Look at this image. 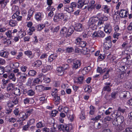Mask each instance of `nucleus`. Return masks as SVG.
I'll use <instances>...</instances> for the list:
<instances>
[{"instance_id": "dca6fc26", "label": "nucleus", "mask_w": 132, "mask_h": 132, "mask_svg": "<svg viewBox=\"0 0 132 132\" xmlns=\"http://www.w3.org/2000/svg\"><path fill=\"white\" fill-rule=\"evenodd\" d=\"M63 7L64 11H65L69 13H71L74 11L73 9H72L69 5H66Z\"/></svg>"}, {"instance_id": "20e7f679", "label": "nucleus", "mask_w": 132, "mask_h": 132, "mask_svg": "<svg viewBox=\"0 0 132 132\" xmlns=\"http://www.w3.org/2000/svg\"><path fill=\"white\" fill-rule=\"evenodd\" d=\"M105 34L103 31L99 30L94 32L92 34V37L93 38L103 37L105 36Z\"/></svg>"}, {"instance_id": "6ab92c4d", "label": "nucleus", "mask_w": 132, "mask_h": 132, "mask_svg": "<svg viewBox=\"0 0 132 132\" xmlns=\"http://www.w3.org/2000/svg\"><path fill=\"white\" fill-rule=\"evenodd\" d=\"M64 69L62 67H59L56 69V73L59 76H61L63 74Z\"/></svg>"}, {"instance_id": "49530a36", "label": "nucleus", "mask_w": 132, "mask_h": 132, "mask_svg": "<svg viewBox=\"0 0 132 132\" xmlns=\"http://www.w3.org/2000/svg\"><path fill=\"white\" fill-rule=\"evenodd\" d=\"M110 71V69H108L106 71V72L105 74L103 77V79H106L108 78L109 77V72Z\"/></svg>"}, {"instance_id": "680f3d73", "label": "nucleus", "mask_w": 132, "mask_h": 132, "mask_svg": "<svg viewBox=\"0 0 132 132\" xmlns=\"http://www.w3.org/2000/svg\"><path fill=\"white\" fill-rule=\"evenodd\" d=\"M91 69V68L90 66H88L87 67L84 68L83 71H85L86 72V73H87Z\"/></svg>"}, {"instance_id": "1a4fd4ad", "label": "nucleus", "mask_w": 132, "mask_h": 132, "mask_svg": "<svg viewBox=\"0 0 132 132\" xmlns=\"http://www.w3.org/2000/svg\"><path fill=\"white\" fill-rule=\"evenodd\" d=\"M112 30V28L110 23L106 24L104 27V31L108 34H109Z\"/></svg>"}, {"instance_id": "72a5a7b5", "label": "nucleus", "mask_w": 132, "mask_h": 132, "mask_svg": "<svg viewBox=\"0 0 132 132\" xmlns=\"http://www.w3.org/2000/svg\"><path fill=\"white\" fill-rule=\"evenodd\" d=\"M113 120V118L111 117V116H108L104 118L103 120L102 121V122H103V121H104L105 122H106L107 121H111L112 120Z\"/></svg>"}, {"instance_id": "3c124183", "label": "nucleus", "mask_w": 132, "mask_h": 132, "mask_svg": "<svg viewBox=\"0 0 132 132\" xmlns=\"http://www.w3.org/2000/svg\"><path fill=\"white\" fill-rule=\"evenodd\" d=\"M35 120L34 119H30L27 122V123L29 126L33 125L35 122Z\"/></svg>"}, {"instance_id": "423d86ee", "label": "nucleus", "mask_w": 132, "mask_h": 132, "mask_svg": "<svg viewBox=\"0 0 132 132\" xmlns=\"http://www.w3.org/2000/svg\"><path fill=\"white\" fill-rule=\"evenodd\" d=\"M64 15L62 13H56L54 16L53 20L54 22H57L60 19L62 20L64 18Z\"/></svg>"}, {"instance_id": "b1692460", "label": "nucleus", "mask_w": 132, "mask_h": 132, "mask_svg": "<svg viewBox=\"0 0 132 132\" xmlns=\"http://www.w3.org/2000/svg\"><path fill=\"white\" fill-rule=\"evenodd\" d=\"M17 23V21L14 19L10 20L9 22V25L12 27H14L16 26Z\"/></svg>"}, {"instance_id": "603ef678", "label": "nucleus", "mask_w": 132, "mask_h": 132, "mask_svg": "<svg viewBox=\"0 0 132 132\" xmlns=\"http://www.w3.org/2000/svg\"><path fill=\"white\" fill-rule=\"evenodd\" d=\"M87 43L86 42L81 41L79 45L81 47H85Z\"/></svg>"}, {"instance_id": "8fccbe9b", "label": "nucleus", "mask_w": 132, "mask_h": 132, "mask_svg": "<svg viewBox=\"0 0 132 132\" xmlns=\"http://www.w3.org/2000/svg\"><path fill=\"white\" fill-rule=\"evenodd\" d=\"M81 114L80 117V118L81 120H84L85 119V111L84 110H82L81 111Z\"/></svg>"}, {"instance_id": "09e8293b", "label": "nucleus", "mask_w": 132, "mask_h": 132, "mask_svg": "<svg viewBox=\"0 0 132 132\" xmlns=\"http://www.w3.org/2000/svg\"><path fill=\"white\" fill-rule=\"evenodd\" d=\"M119 124L120 125L118 127V129L120 130H123L125 127V124L123 123Z\"/></svg>"}, {"instance_id": "f8f14e48", "label": "nucleus", "mask_w": 132, "mask_h": 132, "mask_svg": "<svg viewBox=\"0 0 132 132\" xmlns=\"http://www.w3.org/2000/svg\"><path fill=\"white\" fill-rule=\"evenodd\" d=\"M105 86H104L103 89V91H106L110 92L111 91V87L112 86V85H111L110 82H106L104 84Z\"/></svg>"}, {"instance_id": "aec40b11", "label": "nucleus", "mask_w": 132, "mask_h": 132, "mask_svg": "<svg viewBox=\"0 0 132 132\" xmlns=\"http://www.w3.org/2000/svg\"><path fill=\"white\" fill-rule=\"evenodd\" d=\"M15 88L14 85L11 83L8 84L7 89L8 91L13 92Z\"/></svg>"}, {"instance_id": "0e129e2a", "label": "nucleus", "mask_w": 132, "mask_h": 132, "mask_svg": "<svg viewBox=\"0 0 132 132\" xmlns=\"http://www.w3.org/2000/svg\"><path fill=\"white\" fill-rule=\"evenodd\" d=\"M30 126L29 125L28 123L27 125L23 126L22 127V130H23L26 131L28 130L29 127Z\"/></svg>"}, {"instance_id": "e2e57ef3", "label": "nucleus", "mask_w": 132, "mask_h": 132, "mask_svg": "<svg viewBox=\"0 0 132 132\" xmlns=\"http://www.w3.org/2000/svg\"><path fill=\"white\" fill-rule=\"evenodd\" d=\"M54 100L55 102L59 103V102L60 100V97L59 96L57 95H55L54 97Z\"/></svg>"}, {"instance_id": "2eb2a0df", "label": "nucleus", "mask_w": 132, "mask_h": 132, "mask_svg": "<svg viewBox=\"0 0 132 132\" xmlns=\"http://www.w3.org/2000/svg\"><path fill=\"white\" fill-rule=\"evenodd\" d=\"M128 12L126 10L122 9L120 11L119 14L120 17L122 18L127 17V16Z\"/></svg>"}, {"instance_id": "f257e3e1", "label": "nucleus", "mask_w": 132, "mask_h": 132, "mask_svg": "<svg viewBox=\"0 0 132 132\" xmlns=\"http://www.w3.org/2000/svg\"><path fill=\"white\" fill-rule=\"evenodd\" d=\"M13 71L15 74L17 79L21 81H24L27 79V75L25 73H22L21 72H19L18 69H15Z\"/></svg>"}, {"instance_id": "864d4df0", "label": "nucleus", "mask_w": 132, "mask_h": 132, "mask_svg": "<svg viewBox=\"0 0 132 132\" xmlns=\"http://www.w3.org/2000/svg\"><path fill=\"white\" fill-rule=\"evenodd\" d=\"M82 39L80 37H78L75 40V43L77 45H79Z\"/></svg>"}, {"instance_id": "e433bc0d", "label": "nucleus", "mask_w": 132, "mask_h": 132, "mask_svg": "<svg viewBox=\"0 0 132 132\" xmlns=\"http://www.w3.org/2000/svg\"><path fill=\"white\" fill-rule=\"evenodd\" d=\"M51 66L50 65H47L45 67L42 68V72L45 73L48 70L50 69Z\"/></svg>"}, {"instance_id": "4468645a", "label": "nucleus", "mask_w": 132, "mask_h": 132, "mask_svg": "<svg viewBox=\"0 0 132 132\" xmlns=\"http://www.w3.org/2000/svg\"><path fill=\"white\" fill-rule=\"evenodd\" d=\"M120 96L121 97L123 98H128L130 97V94L129 92L123 91L121 92Z\"/></svg>"}, {"instance_id": "9b49d317", "label": "nucleus", "mask_w": 132, "mask_h": 132, "mask_svg": "<svg viewBox=\"0 0 132 132\" xmlns=\"http://www.w3.org/2000/svg\"><path fill=\"white\" fill-rule=\"evenodd\" d=\"M60 34L62 37H65L67 38L68 37L67 28L65 27H64L62 28L60 31Z\"/></svg>"}, {"instance_id": "de8ad7c7", "label": "nucleus", "mask_w": 132, "mask_h": 132, "mask_svg": "<svg viewBox=\"0 0 132 132\" xmlns=\"http://www.w3.org/2000/svg\"><path fill=\"white\" fill-rule=\"evenodd\" d=\"M45 24H39L37 26V30L38 31H40L43 29L45 27Z\"/></svg>"}, {"instance_id": "a211bd4d", "label": "nucleus", "mask_w": 132, "mask_h": 132, "mask_svg": "<svg viewBox=\"0 0 132 132\" xmlns=\"http://www.w3.org/2000/svg\"><path fill=\"white\" fill-rule=\"evenodd\" d=\"M9 53L7 51H4L3 50H2L0 51V56L5 58H7L8 57Z\"/></svg>"}, {"instance_id": "c756f323", "label": "nucleus", "mask_w": 132, "mask_h": 132, "mask_svg": "<svg viewBox=\"0 0 132 132\" xmlns=\"http://www.w3.org/2000/svg\"><path fill=\"white\" fill-rule=\"evenodd\" d=\"M24 54L28 56L29 57L31 58L34 56H32V53L31 51L30 50H27L24 52Z\"/></svg>"}, {"instance_id": "f3484780", "label": "nucleus", "mask_w": 132, "mask_h": 132, "mask_svg": "<svg viewBox=\"0 0 132 132\" xmlns=\"http://www.w3.org/2000/svg\"><path fill=\"white\" fill-rule=\"evenodd\" d=\"M112 46V43L111 41H106L104 44V47L105 49L108 50Z\"/></svg>"}, {"instance_id": "6e6552de", "label": "nucleus", "mask_w": 132, "mask_h": 132, "mask_svg": "<svg viewBox=\"0 0 132 132\" xmlns=\"http://www.w3.org/2000/svg\"><path fill=\"white\" fill-rule=\"evenodd\" d=\"M84 28L83 25L80 23H77L74 27V29L77 31L81 32Z\"/></svg>"}, {"instance_id": "4be33fe9", "label": "nucleus", "mask_w": 132, "mask_h": 132, "mask_svg": "<svg viewBox=\"0 0 132 132\" xmlns=\"http://www.w3.org/2000/svg\"><path fill=\"white\" fill-rule=\"evenodd\" d=\"M44 87L42 85H39L35 87V89L38 92H42L44 90Z\"/></svg>"}, {"instance_id": "052dcab7", "label": "nucleus", "mask_w": 132, "mask_h": 132, "mask_svg": "<svg viewBox=\"0 0 132 132\" xmlns=\"http://www.w3.org/2000/svg\"><path fill=\"white\" fill-rule=\"evenodd\" d=\"M108 7V6L106 5L103 6L102 7V9L103 10V11L105 13H108L109 12V9Z\"/></svg>"}, {"instance_id": "bf43d9fd", "label": "nucleus", "mask_w": 132, "mask_h": 132, "mask_svg": "<svg viewBox=\"0 0 132 132\" xmlns=\"http://www.w3.org/2000/svg\"><path fill=\"white\" fill-rule=\"evenodd\" d=\"M77 3L75 2H72L70 4L69 6L72 9L76 7L77 6Z\"/></svg>"}, {"instance_id": "5701e85b", "label": "nucleus", "mask_w": 132, "mask_h": 132, "mask_svg": "<svg viewBox=\"0 0 132 132\" xmlns=\"http://www.w3.org/2000/svg\"><path fill=\"white\" fill-rule=\"evenodd\" d=\"M126 75V74L123 72H120L117 73V76L118 79L121 80L124 79Z\"/></svg>"}, {"instance_id": "9d476101", "label": "nucleus", "mask_w": 132, "mask_h": 132, "mask_svg": "<svg viewBox=\"0 0 132 132\" xmlns=\"http://www.w3.org/2000/svg\"><path fill=\"white\" fill-rule=\"evenodd\" d=\"M99 20V19L97 17H92L90 18L88 22V25L96 24Z\"/></svg>"}, {"instance_id": "37998d69", "label": "nucleus", "mask_w": 132, "mask_h": 132, "mask_svg": "<svg viewBox=\"0 0 132 132\" xmlns=\"http://www.w3.org/2000/svg\"><path fill=\"white\" fill-rule=\"evenodd\" d=\"M27 94L30 96H32L35 94V92L32 90L30 89L28 90L27 92Z\"/></svg>"}, {"instance_id": "13d9d810", "label": "nucleus", "mask_w": 132, "mask_h": 132, "mask_svg": "<svg viewBox=\"0 0 132 132\" xmlns=\"http://www.w3.org/2000/svg\"><path fill=\"white\" fill-rule=\"evenodd\" d=\"M91 88V87L90 86H88L85 87L84 89V90L85 92L89 93L92 91Z\"/></svg>"}, {"instance_id": "69168bd1", "label": "nucleus", "mask_w": 132, "mask_h": 132, "mask_svg": "<svg viewBox=\"0 0 132 132\" xmlns=\"http://www.w3.org/2000/svg\"><path fill=\"white\" fill-rule=\"evenodd\" d=\"M53 126H52L50 128V131L51 132H56V128L54 127V124L53 123Z\"/></svg>"}, {"instance_id": "4c0bfd02", "label": "nucleus", "mask_w": 132, "mask_h": 132, "mask_svg": "<svg viewBox=\"0 0 132 132\" xmlns=\"http://www.w3.org/2000/svg\"><path fill=\"white\" fill-rule=\"evenodd\" d=\"M37 72L35 71L34 70H29L28 73V75H29L34 76L36 75Z\"/></svg>"}, {"instance_id": "a878e982", "label": "nucleus", "mask_w": 132, "mask_h": 132, "mask_svg": "<svg viewBox=\"0 0 132 132\" xmlns=\"http://www.w3.org/2000/svg\"><path fill=\"white\" fill-rule=\"evenodd\" d=\"M116 119L119 124L123 123L124 120V117L121 116L117 117Z\"/></svg>"}, {"instance_id": "39448f33", "label": "nucleus", "mask_w": 132, "mask_h": 132, "mask_svg": "<svg viewBox=\"0 0 132 132\" xmlns=\"http://www.w3.org/2000/svg\"><path fill=\"white\" fill-rule=\"evenodd\" d=\"M58 129L62 130L63 132H69V126L65 124H60L58 126Z\"/></svg>"}, {"instance_id": "f03ea898", "label": "nucleus", "mask_w": 132, "mask_h": 132, "mask_svg": "<svg viewBox=\"0 0 132 132\" xmlns=\"http://www.w3.org/2000/svg\"><path fill=\"white\" fill-rule=\"evenodd\" d=\"M14 114L19 118H21L26 120L27 119V116L24 112L21 111L19 112L18 108H16L13 111Z\"/></svg>"}, {"instance_id": "412c9836", "label": "nucleus", "mask_w": 132, "mask_h": 132, "mask_svg": "<svg viewBox=\"0 0 132 132\" xmlns=\"http://www.w3.org/2000/svg\"><path fill=\"white\" fill-rule=\"evenodd\" d=\"M85 1L84 0H79L77 3L78 7L81 9L85 4Z\"/></svg>"}, {"instance_id": "7c9ffc66", "label": "nucleus", "mask_w": 132, "mask_h": 132, "mask_svg": "<svg viewBox=\"0 0 132 132\" xmlns=\"http://www.w3.org/2000/svg\"><path fill=\"white\" fill-rule=\"evenodd\" d=\"M101 118V115H98L94 118H93L91 119V122H95L96 121L99 120Z\"/></svg>"}, {"instance_id": "f704fd0d", "label": "nucleus", "mask_w": 132, "mask_h": 132, "mask_svg": "<svg viewBox=\"0 0 132 132\" xmlns=\"http://www.w3.org/2000/svg\"><path fill=\"white\" fill-rule=\"evenodd\" d=\"M90 110L89 112V113L91 115L94 114V112L95 110V108L92 105H91L90 107Z\"/></svg>"}, {"instance_id": "c9c22d12", "label": "nucleus", "mask_w": 132, "mask_h": 132, "mask_svg": "<svg viewBox=\"0 0 132 132\" xmlns=\"http://www.w3.org/2000/svg\"><path fill=\"white\" fill-rule=\"evenodd\" d=\"M36 126L37 128H41L44 126V124L42 121H40L37 123Z\"/></svg>"}, {"instance_id": "774afa93", "label": "nucleus", "mask_w": 132, "mask_h": 132, "mask_svg": "<svg viewBox=\"0 0 132 132\" xmlns=\"http://www.w3.org/2000/svg\"><path fill=\"white\" fill-rule=\"evenodd\" d=\"M112 109L111 108H109L107 110L105 111V114L106 115L109 114L112 112L111 110Z\"/></svg>"}, {"instance_id": "7ed1b4c3", "label": "nucleus", "mask_w": 132, "mask_h": 132, "mask_svg": "<svg viewBox=\"0 0 132 132\" xmlns=\"http://www.w3.org/2000/svg\"><path fill=\"white\" fill-rule=\"evenodd\" d=\"M81 64L80 61L76 59H74V61L73 62V63L71 64L72 68L73 70H76L80 67Z\"/></svg>"}, {"instance_id": "a18cd8bd", "label": "nucleus", "mask_w": 132, "mask_h": 132, "mask_svg": "<svg viewBox=\"0 0 132 132\" xmlns=\"http://www.w3.org/2000/svg\"><path fill=\"white\" fill-rule=\"evenodd\" d=\"M52 44L51 43H48L46 45V49L47 51L49 50L52 48Z\"/></svg>"}, {"instance_id": "6e6d98bb", "label": "nucleus", "mask_w": 132, "mask_h": 132, "mask_svg": "<svg viewBox=\"0 0 132 132\" xmlns=\"http://www.w3.org/2000/svg\"><path fill=\"white\" fill-rule=\"evenodd\" d=\"M124 132H132V127H128L123 131Z\"/></svg>"}, {"instance_id": "0eeeda50", "label": "nucleus", "mask_w": 132, "mask_h": 132, "mask_svg": "<svg viewBox=\"0 0 132 132\" xmlns=\"http://www.w3.org/2000/svg\"><path fill=\"white\" fill-rule=\"evenodd\" d=\"M18 6H13L12 8V12L13 13H14L13 15L12 16V18L15 19L18 15H19L20 12L18 10Z\"/></svg>"}, {"instance_id": "cd10ccee", "label": "nucleus", "mask_w": 132, "mask_h": 132, "mask_svg": "<svg viewBox=\"0 0 132 132\" xmlns=\"http://www.w3.org/2000/svg\"><path fill=\"white\" fill-rule=\"evenodd\" d=\"M34 12V11L32 9H30L28 13V17L27 18V20H29L31 16H32L33 13Z\"/></svg>"}, {"instance_id": "bb28decb", "label": "nucleus", "mask_w": 132, "mask_h": 132, "mask_svg": "<svg viewBox=\"0 0 132 132\" xmlns=\"http://www.w3.org/2000/svg\"><path fill=\"white\" fill-rule=\"evenodd\" d=\"M35 18L38 21L40 20L42 18L41 13L39 12L36 14L35 15Z\"/></svg>"}, {"instance_id": "c03bdc74", "label": "nucleus", "mask_w": 132, "mask_h": 132, "mask_svg": "<svg viewBox=\"0 0 132 132\" xmlns=\"http://www.w3.org/2000/svg\"><path fill=\"white\" fill-rule=\"evenodd\" d=\"M7 3L4 0H2L0 1V5L2 8H4L7 4Z\"/></svg>"}, {"instance_id": "338daca9", "label": "nucleus", "mask_w": 132, "mask_h": 132, "mask_svg": "<svg viewBox=\"0 0 132 132\" xmlns=\"http://www.w3.org/2000/svg\"><path fill=\"white\" fill-rule=\"evenodd\" d=\"M60 82L59 81H55L54 82V86L57 87L60 86Z\"/></svg>"}, {"instance_id": "a19ab883", "label": "nucleus", "mask_w": 132, "mask_h": 132, "mask_svg": "<svg viewBox=\"0 0 132 132\" xmlns=\"http://www.w3.org/2000/svg\"><path fill=\"white\" fill-rule=\"evenodd\" d=\"M29 30L30 31L28 32V34L31 35L32 34L33 32L35 31V28L34 27L32 26L29 28Z\"/></svg>"}, {"instance_id": "473e14b6", "label": "nucleus", "mask_w": 132, "mask_h": 132, "mask_svg": "<svg viewBox=\"0 0 132 132\" xmlns=\"http://www.w3.org/2000/svg\"><path fill=\"white\" fill-rule=\"evenodd\" d=\"M57 55L54 54H51L48 58V61L50 62L52 61L56 57Z\"/></svg>"}, {"instance_id": "ea45409f", "label": "nucleus", "mask_w": 132, "mask_h": 132, "mask_svg": "<svg viewBox=\"0 0 132 132\" xmlns=\"http://www.w3.org/2000/svg\"><path fill=\"white\" fill-rule=\"evenodd\" d=\"M34 65L36 67H39L42 64V62L40 60H37L34 62Z\"/></svg>"}, {"instance_id": "58836bf2", "label": "nucleus", "mask_w": 132, "mask_h": 132, "mask_svg": "<svg viewBox=\"0 0 132 132\" xmlns=\"http://www.w3.org/2000/svg\"><path fill=\"white\" fill-rule=\"evenodd\" d=\"M74 28H73L70 27L68 30V37L73 33L74 31Z\"/></svg>"}, {"instance_id": "2f4dec72", "label": "nucleus", "mask_w": 132, "mask_h": 132, "mask_svg": "<svg viewBox=\"0 0 132 132\" xmlns=\"http://www.w3.org/2000/svg\"><path fill=\"white\" fill-rule=\"evenodd\" d=\"M66 113L67 116L69 118L70 120H72L74 118L72 111L70 110Z\"/></svg>"}, {"instance_id": "79ce46f5", "label": "nucleus", "mask_w": 132, "mask_h": 132, "mask_svg": "<svg viewBox=\"0 0 132 132\" xmlns=\"http://www.w3.org/2000/svg\"><path fill=\"white\" fill-rule=\"evenodd\" d=\"M89 27L93 30H96L97 28V26L96 24L88 25Z\"/></svg>"}, {"instance_id": "5fc2aeb1", "label": "nucleus", "mask_w": 132, "mask_h": 132, "mask_svg": "<svg viewBox=\"0 0 132 132\" xmlns=\"http://www.w3.org/2000/svg\"><path fill=\"white\" fill-rule=\"evenodd\" d=\"M58 111L56 110H54L52 111L51 114V116L52 117H54L58 113Z\"/></svg>"}, {"instance_id": "393cba45", "label": "nucleus", "mask_w": 132, "mask_h": 132, "mask_svg": "<svg viewBox=\"0 0 132 132\" xmlns=\"http://www.w3.org/2000/svg\"><path fill=\"white\" fill-rule=\"evenodd\" d=\"M8 77L9 79H11L14 81H15L16 80L15 75L13 73H9V74Z\"/></svg>"}, {"instance_id": "c85d7f7f", "label": "nucleus", "mask_w": 132, "mask_h": 132, "mask_svg": "<svg viewBox=\"0 0 132 132\" xmlns=\"http://www.w3.org/2000/svg\"><path fill=\"white\" fill-rule=\"evenodd\" d=\"M14 94L17 95H20L21 94L20 89L18 88H15L13 92Z\"/></svg>"}, {"instance_id": "ddd939ff", "label": "nucleus", "mask_w": 132, "mask_h": 132, "mask_svg": "<svg viewBox=\"0 0 132 132\" xmlns=\"http://www.w3.org/2000/svg\"><path fill=\"white\" fill-rule=\"evenodd\" d=\"M95 2L94 1L92 0L90 1L87 7L88 10L90 11L95 9Z\"/></svg>"}, {"instance_id": "4d7b16f0", "label": "nucleus", "mask_w": 132, "mask_h": 132, "mask_svg": "<svg viewBox=\"0 0 132 132\" xmlns=\"http://www.w3.org/2000/svg\"><path fill=\"white\" fill-rule=\"evenodd\" d=\"M84 78L83 77H80L78 78V83L79 84H80L82 83L83 81Z\"/></svg>"}]
</instances>
